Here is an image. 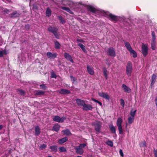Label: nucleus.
<instances>
[{
	"mask_svg": "<svg viewBox=\"0 0 157 157\" xmlns=\"http://www.w3.org/2000/svg\"><path fill=\"white\" fill-rule=\"evenodd\" d=\"M92 125L94 126L95 130L96 131V134L98 135L101 132V123L99 121H96L92 124Z\"/></svg>",
	"mask_w": 157,
	"mask_h": 157,
	"instance_id": "nucleus-1",
	"label": "nucleus"
},
{
	"mask_svg": "<svg viewBox=\"0 0 157 157\" xmlns=\"http://www.w3.org/2000/svg\"><path fill=\"white\" fill-rule=\"evenodd\" d=\"M132 65L130 61L128 62L126 66V74L128 77L131 76V73L132 72Z\"/></svg>",
	"mask_w": 157,
	"mask_h": 157,
	"instance_id": "nucleus-2",
	"label": "nucleus"
},
{
	"mask_svg": "<svg viewBox=\"0 0 157 157\" xmlns=\"http://www.w3.org/2000/svg\"><path fill=\"white\" fill-rule=\"evenodd\" d=\"M105 15L106 17L112 21L117 22L119 20L117 16L113 15L112 13H105Z\"/></svg>",
	"mask_w": 157,
	"mask_h": 157,
	"instance_id": "nucleus-3",
	"label": "nucleus"
},
{
	"mask_svg": "<svg viewBox=\"0 0 157 157\" xmlns=\"http://www.w3.org/2000/svg\"><path fill=\"white\" fill-rule=\"evenodd\" d=\"M106 53L109 56L112 57H115L116 56V52L113 47L108 48L106 51Z\"/></svg>",
	"mask_w": 157,
	"mask_h": 157,
	"instance_id": "nucleus-4",
	"label": "nucleus"
},
{
	"mask_svg": "<svg viewBox=\"0 0 157 157\" xmlns=\"http://www.w3.org/2000/svg\"><path fill=\"white\" fill-rule=\"evenodd\" d=\"M65 119H66V117H60L59 116H55L53 118V120L54 121L61 123L63 122Z\"/></svg>",
	"mask_w": 157,
	"mask_h": 157,
	"instance_id": "nucleus-5",
	"label": "nucleus"
},
{
	"mask_svg": "<svg viewBox=\"0 0 157 157\" xmlns=\"http://www.w3.org/2000/svg\"><path fill=\"white\" fill-rule=\"evenodd\" d=\"M142 53L144 57L146 56L148 54V48L147 45L143 44L142 46Z\"/></svg>",
	"mask_w": 157,
	"mask_h": 157,
	"instance_id": "nucleus-6",
	"label": "nucleus"
},
{
	"mask_svg": "<svg viewBox=\"0 0 157 157\" xmlns=\"http://www.w3.org/2000/svg\"><path fill=\"white\" fill-rule=\"evenodd\" d=\"M63 55L64 58L68 61H70L71 63H74V60L71 56L68 53L65 52L64 53Z\"/></svg>",
	"mask_w": 157,
	"mask_h": 157,
	"instance_id": "nucleus-7",
	"label": "nucleus"
},
{
	"mask_svg": "<svg viewBox=\"0 0 157 157\" xmlns=\"http://www.w3.org/2000/svg\"><path fill=\"white\" fill-rule=\"evenodd\" d=\"M46 56L48 58L54 59L57 57V54L56 53H52L51 52H48L46 54Z\"/></svg>",
	"mask_w": 157,
	"mask_h": 157,
	"instance_id": "nucleus-8",
	"label": "nucleus"
},
{
	"mask_svg": "<svg viewBox=\"0 0 157 157\" xmlns=\"http://www.w3.org/2000/svg\"><path fill=\"white\" fill-rule=\"evenodd\" d=\"M48 31L49 32L53 33L56 31H58V29L56 27L50 26L48 28Z\"/></svg>",
	"mask_w": 157,
	"mask_h": 157,
	"instance_id": "nucleus-9",
	"label": "nucleus"
},
{
	"mask_svg": "<svg viewBox=\"0 0 157 157\" xmlns=\"http://www.w3.org/2000/svg\"><path fill=\"white\" fill-rule=\"evenodd\" d=\"M21 14L18 13L17 11H13L10 14H9V16L12 18H15L17 17H19Z\"/></svg>",
	"mask_w": 157,
	"mask_h": 157,
	"instance_id": "nucleus-10",
	"label": "nucleus"
},
{
	"mask_svg": "<svg viewBox=\"0 0 157 157\" xmlns=\"http://www.w3.org/2000/svg\"><path fill=\"white\" fill-rule=\"evenodd\" d=\"M87 69L88 72L91 75H93L94 73V69L90 65H87Z\"/></svg>",
	"mask_w": 157,
	"mask_h": 157,
	"instance_id": "nucleus-11",
	"label": "nucleus"
},
{
	"mask_svg": "<svg viewBox=\"0 0 157 157\" xmlns=\"http://www.w3.org/2000/svg\"><path fill=\"white\" fill-rule=\"evenodd\" d=\"M98 94L100 97H102L106 99L109 100V95L106 93L103 92H99Z\"/></svg>",
	"mask_w": 157,
	"mask_h": 157,
	"instance_id": "nucleus-12",
	"label": "nucleus"
},
{
	"mask_svg": "<svg viewBox=\"0 0 157 157\" xmlns=\"http://www.w3.org/2000/svg\"><path fill=\"white\" fill-rule=\"evenodd\" d=\"M82 109L83 110L87 111L89 110H91L93 109V107L91 105L89 104H86L85 103L83 106Z\"/></svg>",
	"mask_w": 157,
	"mask_h": 157,
	"instance_id": "nucleus-13",
	"label": "nucleus"
},
{
	"mask_svg": "<svg viewBox=\"0 0 157 157\" xmlns=\"http://www.w3.org/2000/svg\"><path fill=\"white\" fill-rule=\"evenodd\" d=\"M58 92L60 94H69L71 93L70 90L63 89H61V90L60 91H59Z\"/></svg>",
	"mask_w": 157,
	"mask_h": 157,
	"instance_id": "nucleus-14",
	"label": "nucleus"
},
{
	"mask_svg": "<svg viewBox=\"0 0 157 157\" xmlns=\"http://www.w3.org/2000/svg\"><path fill=\"white\" fill-rule=\"evenodd\" d=\"M86 8L88 10L94 13H95L97 11L96 9L91 5H87Z\"/></svg>",
	"mask_w": 157,
	"mask_h": 157,
	"instance_id": "nucleus-15",
	"label": "nucleus"
},
{
	"mask_svg": "<svg viewBox=\"0 0 157 157\" xmlns=\"http://www.w3.org/2000/svg\"><path fill=\"white\" fill-rule=\"evenodd\" d=\"M122 87L123 88L124 92L130 93L131 92V89L124 84H122Z\"/></svg>",
	"mask_w": 157,
	"mask_h": 157,
	"instance_id": "nucleus-16",
	"label": "nucleus"
},
{
	"mask_svg": "<svg viewBox=\"0 0 157 157\" xmlns=\"http://www.w3.org/2000/svg\"><path fill=\"white\" fill-rule=\"evenodd\" d=\"M76 103L78 106H83L85 103L84 101L80 99H76Z\"/></svg>",
	"mask_w": 157,
	"mask_h": 157,
	"instance_id": "nucleus-17",
	"label": "nucleus"
},
{
	"mask_svg": "<svg viewBox=\"0 0 157 157\" xmlns=\"http://www.w3.org/2000/svg\"><path fill=\"white\" fill-rule=\"evenodd\" d=\"M35 135L36 136H38L40 134L41 132L39 126H36L35 127Z\"/></svg>",
	"mask_w": 157,
	"mask_h": 157,
	"instance_id": "nucleus-18",
	"label": "nucleus"
},
{
	"mask_svg": "<svg viewBox=\"0 0 157 157\" xmlns=\"http://www.w3.org/2000/svg\"><path fill=\"white\" fill-rule=\"evenodd\" d=\"M60 126L58 124H55L52 127V130L58 132L59 130Z\"/></svg>",
	"mask_w": 157,
	"mask_h": 157,
	"instance_id": "nucleus-19",
	"label": "nucleus"
},
{
	"mask_svg": "<svg viewBox=\"0 0 157 157\" xmlns=\"http://www.w3.org/2000/svg\"><path fill=\"white\" fill-rule=\"evenodd\" d=\"M75 149L76 150V152L78 154L80 155L83 154L84 152L83 150L82 149L79 147L78 146L77 147L75 148Z\"/></svg>",
	"mask_w": 157,
	"mask_h": 157,
	"instance_id": "nucleus-20",
	"label": "nucleus"
},
{
	"mask_svg": "<svg viewBox=\"0 0 157 157\" xmlns=\"http://www.w3.org/2000/svg\"><path fill=\"white\" fill-rule=\"evenodd\" d=\"M68 140V138L67 137H65L59 140L58 143L59 144H62L63 143L66 142Z\"/></svg>",
	"mask_w": 157,
	"mask_h": 157,
	"instance_id": "nucleus-21",
	"label": "nucleus"
},
{
	"mask_svg": "<svg viewBox=\"0 0 157 157\" xmlns=\"http://www.w3.org/2000/svg\"><path fill=\"white\" fill-rule=\"evenodd\" d=\"M55 48L56 49H59L60 48L61 45L59 42L57 40L54 42Z\"/></svg>",
	"mask_w": 157,
	"mask_h": 157,
	"instance_id": "nucleus-22",
	"label": "nucleus"
},
{
	"mask_svg": "<svg viewBox=\"0 0 157 157\" xmlns=\"http://www.w3.org/2000/svg\"><path fill=\"white\" fill-rule=\"evenodd\" d=\"M103 75L105 77L106 79H107L108 78V72L107 71V69L105 67H103L102 68Z\"/></svg>",
	"mask_w": 157,
	"mask_h": 157,
	"instance_id": "nucleus-23",
	"label": "nucleus"
},
{
	"mask_svg": "<svg viewBox=\"0 0 157 157\" xmlns=\"http://www.w3.org/2000/svg\"><path fill=\"white\" fill-rule=\"evenodd\" d=\"M50 148L51 149L52 152H56L57 151V146L56 145H53L50 147Z\"/></svg>",
	"mask_w": 157,
	"mask_h": 157,
	"instance_id": "nucleus-24",
	"label": "nucleus"
},
{
	"mask_svg": "<svg viewBox=\"0 0 157 157\" xmlns=\"http://www.w3.org/2000/svg\"><path fill=\"white\" fill-rule=\"evenodd\" d=\"M124 45L127 50H128L129 51L132 49L130 44L128 42H125Z\"/></svg>",
	"mask_w": 157,
	"mask_h": 157,
	"instance_id": "nucleus-25",
	"label": "nucleus"
},
{
	"mask_svg": "<svg viewBox=\"0 0 157 157\" xmlns=\"http://www.w3.org/2000/svg\"><path fill=\"white\" fill-rule=\"evenodd\" d=\"M61 9L63 10H65L67 11V12H68L69 13H70L71 14H73V13L72 12V11H71L70 10V9H69V8L68 7H66L62 6L61 7Z\"/></svg>",
	"mask_w": 157,
	"mask_h": 157,
	"instance_id": "nucleus-26",
	"label": "nucleus"
},
{
	"mask_svg": "<svg viewBox=\"0 0 157 157\" xmlns=\"http://www.w3.org/2000/svg\"><path fill=\"white\" fill-rule=\"evenodd\" d=\"M45 93V92L40 90H38L36 91L35 93V95L36 96H40L43 95Z\"/></svg>",
	"mask_w": 157,
	"mask_h": 157,
	"instance_id": "nucleus-27",
	"label": "nucleus"
},
{
	"mask_svg": "<svg viewBox=\"0 0 157 157\" xmlns=\"http://www.w3.org/2000/svg\"><path fill=\"white\" fill-rule=\"evenodd\" d=\"M78 45L85 53H86L87 52V51L85 49V47L83 44L81 43H79L78 44Z\"/></svg>",
	"mask_w": 157,
	"mask_h": 157,
	"instance_id": "nucleus-28",
	"label": "nucleus"
},
{
	"mask_svg": "<svg viewBox=\"0 0 157 157\" xmlns=\"http://www.w3.org/2000/svg\"><path fill=\"white\" fill-rule=\"evenodd\" d=\"M62 132H63L64 134L66 135L67 136H69L71 135V133L70 130L68 129L63 130Z\"/></svg>",
	"mask_w": 157,
	"mask_h": 157,
	"instance_id": "nucleus-29",
	"label": "nucleus"
},
{
	"mask_svg": "<svg viewBox=\"0 0 157 157\" xmlns=\"http://www.w3.org/2000/svg\"><path fill=\"white\" fill-rule=\"evenodd\" d=\"M51 11L50 9L49 8H48L47 9L46 11V16L49 17L51 15Z\"/></svg>",
	"mask_w": 157,
	"mask_h": 157,
	"instance_id": "nucleus-30",
	"label": "nucleus"
},
{
	"mask_svg": "<svg viewBox=\"0 0 157 157\" xmlns=\"http://www.w3.org/2000/svg\"><path fill=\"white\" fill-rule=\"evenodd\" d=\"M155 40H151V48L153 50H154L155 49Z\"/></svg>",
	"mask_w": 157,
	"mask_h": 157,
	"instance_id": "nucleus-31",
	"label": "nucleus"
},
{
	"mask_svg": "<svg viewBox=\"0 0 157 157\" xmlns=\"http://www.w3.org/2000/svg\"><path fill=\"white\" fill-rule=\"evenodd\" d=\"M129 52L131 54L133 55V57L136 58L137 57V54L136 52L132 49H131Z\"/></svg>",
	"mask_w": 157,
	"mask_h": 157,
	"instance_id": "nucleus-32",
	"label": "nucleus"
},
{
	"mask_svg": "<svg viewBox=\"0 0 157 157\" xmlns=\"http://www.w3.org/2000/svg\"><path fill=\"white\" fill-rule=\"evenodd\" d=\"M122 122V119L119 117L117 120V126H121V125Z\"/></svg>",
	"mask_w": 157,
	"mask_h": 157,
	"instance_id": "nucleus-33",
	"label": "nucleus"
},
{
	"mask_svg": "<svg viewBox=\"0 0 157 157\" xmlns=\"http://www.w3.org/2000/svg\"><path fill=\"white\" fill-rule=\"evenodd\" d=\"M17 92L21 95L24 96L25 94V92L21 89L17 90Z\"/></svg>",
	"mask_w": 157,
	"mask_h": 157,
	"instance_id": "nucleus-34",
	"label": "nucleus"
},
{
	"mask_svg": "<svg viewBox=\"0 0 157 157\" xmlns=\"http://www.w3.org/2000/svg\"><path fill=\"white\" fill-rule=\"evenodd\" d=\"M109 127L111 132L113 133H115L116 129L114 126L113 125H112Z\"/></svg>",
	"mask_w": 157,
	"mask_h": 157,
	"instance_id": "nucleus-35",
	"label": "nucleus"
},
{
	"mask_svg": "<svg viewBox=\"0 0 157 157\" xmlns=\"http://www.w3.org/2000/svg\"><path fill=\"white\" fill-rule=\"evenodd\" d=\"M55 36V37L58 39H59L60 38V35L58 33V31H56L53 33Z\"/></svg>",
	"mask_w": 157,
	"mask_h": 157,
	"instance_id": "nucleus-36",
	"label": "nucleus"
},
{
	"mask_svg": "<svg viewBox=\"0 0 157 157\" xmlns=\"http://www.w3.org/2000/svg\"><path fill=\"white\" fill-rule=\"evenodd\" d=\"M58 18L60 21V23L63 24L65 22L63 18V17L61 16H58Z\"/></svg>",
	"mask_w": 157,
	"mask_h": 157,
	"instance_id": "nucleus-37",
	"label": "nucleus"
},
{
	"mask_svg": "<svg viewBox=\"0 0 157 157\" xmlns=\"http://www.w3.org/2000/svg\"><path fill=\"white\" fill-rule=\"evenodd\" d=\"M134 120V118L131 117H129L128 119V123L129 124H131L133 122Z\"/></svg>",
	"mask_w": 157,
	"mask_h": 157,
	"instance_id": "nucleus-38",
	"label": "nucleus"
},
{
	"mask_svg": "<svg viewBox=\"0 0 157 157\" xmlns=\"http://www.w3.org/2000/svg\"><path fill=\"white\" fill-rule=\"evenodd\" d=\"M58 149L59 151L61 152H65L67 151L66 149L63 147H59Z\"/></svg>",
	"mask_w": 157,
	"mask_h": 157,
	"instance_id": "nucleus-39",
	"label": "nucleus"
},
{
	"mask_svg": "<svg viewBox=\"0 0 157 157\" xmlns=\"http://www.w3.org/2000/svg\"><path fill=\"white\" fill-rule=\"evenodd\" d=\"M136 112V110H135L134 111H132V110H131L130 113V115L132 117L134 118L135 116Z\"/></svg>",
	"mask_w": 157,
	"mask_h": 157,
	"instance_id": "nucleus-40",
	"label": "nucleus"
},
{
	"mask_svg": "<svg viewBox=\"0 0 157 157\" xmlns=\"http://www.w3.org/2000/svg\"><path fill=\"white\" fill-rule=\"evenodd\" d=\"M151 35L152 36L151 40H155L156 38L155 33L154 31L152 32Z\"/></svg>",
	"mask_w": 157,
	"mask_h": 157,
	"instance_id": "nucleus-41",
	"label": "nucleus"
},
{
	"mask_svg": "<svg viewBox=\"0 0 157 157\" xmlns=\"http://www.w3.org/2000/svg\"><path fill=\"white\" fill-rule=\"evenodd\" d=\"M106 144L111 147H112L113 146V142L111 140H108L106 142Z\"/></svg>",
	"mask_w": 157,
	"mask_h": 157,
	"instance_id": "nucleus-42",
	"label": "nucleus"
},
{
	"mask_svg": "<svg viewBox=\"0 0 157 157\" xmlns=\"http://www.w3.org/2000/svg\"><path fill=\"white\" fill-rule=\"evenodd\" d=\"M118 128V130L119 131V133L120 134H121L123 132V129L122 128V126H117Z\"/></svg>",
	"mask_w": 157,
	"mask_h": 157,
	"instance_id": "nucleus-43",
	"label": "nucleus"
},
{
	"mask_svg": "<svg viewBox=\"0 0 157 157\" xmlns=\"http://www.w3.org/2000/svg\"><path fill=\"white\" fill-rule=\"evenodd\" d=\"M40 86L41 89L44 90H45L47 88V87L44 84L40 85Z\"/></svg>",
	"mask_w": 157,
	"mask_h": 157,
	"instance_id": "nucleus-44",
	"label": "nucleus"
},
{
	"mask_svg": "<svg viewBox=\"0 0 157 157\" xmlns=\"http://www.w3.org/2000/svg\"><path fill=\"white\" fill-rule=\"evenodd\" d=\"M121 104L123 108H124V106L125 102L124 100L123 99H121L120 100Z\"/></svg>",
	"mask_w": 157,
	"mask_h": 157,
	"instance_id": "nucleus-45",
	"label": "nucleus"
},
{
	"mask_svg": "<svg viewBox=\"0 0 157 157\" xmlns=\"http://www.w3.org/2000/svg\"><path fill=\"white\" fill-rule=\"evenodd\" d=\"M92 100L93 101H95V102H97V103H98V104H99L100 105H102V103L99 101H98V100H96L94 98H92Z\"/></svg>",
	"mask_w": 157,
	"mask_h": 157,
	"instance_id": "nucleus-46",
	"label": "nucleus"
},
{
	"mask_svg": "<svg viewBox=\"0 0 157 157\" xmlns=\"http://www.w3.org/2000/svg\"><path fill=\"white\" fill-rule=\"evenodd\" d=\"M6 51L5 50L4 51H0V57H2L3 56L4 54H6Z\"/></svg>",
	"mask_w": 157,
	"mask_h": 157,
	"instance_id": "nucleus-47",
	"label": "nucleus"
},
{
	"mask_svg": "<svg viewBox=\"0 0 157 157\" xmlns=\"http://www.w3.org/2000/svg\"><path fill=\"white\" fill-rule=\"evenodd\" d=\"M47 145L46 144H43L40 146V148L42 150L45 149Z\"/></svg>",
	"mask_w": 157,
	"mask_h": 157,
	"instance_id": "nucleus-48",
	"label": "nucleus"
},
{
	"mask_svg": "<svg viewBox=\"0 0 157 157\" xmlns=\"http://www.w3.org/2000/svg\"><path fill=\"white\" fill-rule=\"evenodd\" d=\"M156 79V76L154 74H153L151 77V80L155 81Z\"/></svg>",
	"mask_w": 157,
	"mask_h": 157,
	"instance_id": "nucleus-49",
	"label": "nucleus"
},
{
	"mask_svg": "<svg viewBox=\"0 0 157 157\" xmlns=\"http://www.w3.org/2000/svg\"><path fill=\"white\" fill-rule=\"evenodd\" d=\"M86 146V144H80L79 146L78 147H79L82 149V148H84Z\"/></svg>",
	"mask_w": 157,
	"mask_h": 157,
	"instance_id": "nucleus-50",
	"label": "nucleus"
},
{
	"mask_svg": "<svg viewBox=\"0 0 157 157\" xmlns=\"http://www.w3.org/2000/svg\"><path fill=\"white\" fill-rule=\"evenodd\" d=\"M70 77L71 81H73V83L76 80V79L72 75L70 76Z\"/></svg>",
	"mask_w": 157,
	"mask_h": 157,
	"instance_id": "nucleus-51",
	"label": "nucleus"
},
{
	"mask_svg": "<svg viewBox=\"0 0 157 157\" xmlns=\"http://www.w3.org/2000/svg\"><path fill=\"white\" fill-rule=\"evenodd\" d=\"M141 147H146V143L145 141H144L142 143H141Z\"/></svg>",
	"mask_w": 157,
	"mask_h": 157,
	"instance_id": "nucleus-52",
	"label": "nucleus"
},
{
	"mask_svg": "<svg viewBox=\"0 0 157 157\" xmlns=\"http://www.w3.org/2000/svg\"><path fill=\"white\" fill-rule=\"evenodd\" d=\"M119 152L120 153V155L121 157H123L124 156V154L123 152V151L121 149H120L119 151Z\"/></svg>",
	"mask_w": 157,
	"mask_h": 157,
	"instance_id": "nucleus-53",
	"label": "nucleus"
},
{
	"mask_svg": "<svg viewBox=\"0 0 157 157\" xmlns=\"http://www.w3.org/2000/svg\"><path fill=\"white\" fill-rule=\"evenodd\" d=\"M30 26L29 24L26 25L25 26V28L26 30H28L29 29Z\"/></svg>",
	"mask_w": 157,
	"mask_h": 157,
	"instance_id": "nucleus-54",
	"label": "nucleus"
},
{
	"mask_svg": "<svg viewBox=\"0 0 157 157\" xmlns=\"http://www.w3.org/2000/svg\"><path fill=\"white\" fill-rule=\"evenodd\" d=\"M51 77L52 78H56V76L54 73L53 72L51 74Z\"/></svg>",
	"mask_w": 157,
	"mask_h": 157,
	"instance_id": "nucleus-55",
	"label": "nucleus"
},
{
	"mask_svg": "<svg viewBox=\"0 0 157 157\" xmlns=\"http://www.w3.org/2000/svg\"><path fill=\"white\" fill-rule=\"evenodd\" d=\"M153 153L154 155L157 154V150L156 148L154 149Z\"/></svg>",
	"mask_w": 157,
	"mask_h": 157,
	"instance_id": "nucleus-56",
	"label": "nucleus"
},
{
	"mask_svg": "<svg viewBox=\"0 0 157 157\" xmlns=\"http://www.w3.org/2000/svg\"><path fill=\"white\" fill-rule=\"evenodd\" d=\"M77 41L80 42H83V40H82L79 39H77Z\"/></svg>",
	"mask_w": 157,
	"mask_h": 157,
	"instance_id": "nucleus-57",
	"label": "nucleus"
},
{
	"mask_svg": "<svg viewBox=\"0 0 157 157\" xmlns=\"http://www.w3.org/2000/svg\"><path fill=\"white\" fill-rule=\"evenodd\" d=\"M155 81L151 80V86H152L154 84V83L155 82Z\"/></svg>",
	"mask_w": 157,
	"mask_h": 157,
	"instance_id": "nucleus-58",
	"label": "nucleus"
},
{
	"mask_svg": "<svg viewBox=\"0 0 157 157\" xmlns=\"http://www.w3.org/2000/svg\"><path fill=\"white\" fill-rule=\"evenodd\" d=\"M3 128V126L2 125H0V130H2Z\"/></svg>",
	"mask_w": 157,
	"mask_h": 157,
	"instance_id": "nucleus-59",
	"label": "nucleus"
},
{
	"mask_svg": "<svg viewBox=\"0 0 157 157\" xmlns=\"http://www.w3.org/2000/svg\"><path fill=\"white\" fill-rule=\"evenodd\" d=\"M155 157H157V154L155 155Z\"/></svg>",
	"mask_w": 157,
	"mask_h": 157,
	"instance_id": "nucleus-60",
	"label": "nucleus"
}]
</instances>
